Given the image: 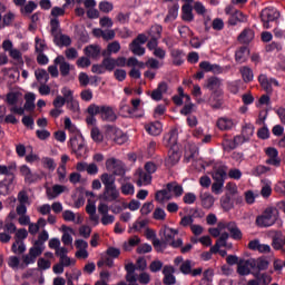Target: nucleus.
<instances>
[{
  "label": "nucleus",
  "mask_w": 285,
  "mask_h": 285,
  "mask_svg": "<svg viewBox=\"0 0 285 285\" xmlns=\"http://www.w3.org/2000/svg\"><path fill=\"white\" fill-rule=\"evenodd\" d=\"M161 26L156 24L153 26L148 31V37L150 38L149 41L147 42V48L148 50H156L159 46V39H161Z\"/></svg>",
  "instance_id": "nucleus-6"
},
{
  "label": "nucleus",
  "mask_w": 285,
  "mask_h": 285,
  "mask_svg": "<svg viewBox=\"0 0 285 285\" xmlns=\"http://www.w3.org/2000/svg\"><path fill=\"white\" fill-rule=\"evenodd\" d=\"M100 118L102 119V121H117V114H115L112 107L102 106Z\"/></svg>",
  "instance_id": "nucleus-23"
},
{
  "label": "nucleus",
  "mask_w": 285,
  "mask_h": 285,
  "mask_svg": "<svg viewBox=\"0 0 285 285\" xmlns=\"http://www.w3.org/2000/svg\"><path fill=\"white\" fill-rule=\"evenodd\" d=\"M120 129L115 127V126H110V125H107L105 126V137L107 139H115V137H117V135L119 134Z\"/></svg>",
  "instance_id": "nucleus-42"
},
{
  "label": "nucleus",
  "mask_w": 285,
  "mask_h": 285,
  "mask_svg": "<svg viewBox=\"0 0 285 285\" xmlns=\"http://www.w3.org/2000/svg\"><path fill=\"white\" fill-rule=\"evenodd\" d=\"M102 66H105V70H108V72H112V70L117 68L115 63V58H110V56H105V59L102 60Z\"/></svg>",
  "instance_id": "nucleus-47"
},
{
  "label": "nucleus",
  "mask_w": 285,
  "mask_h": 285,
  "mask_svg": "<svg viewBox=\"0 0 285 285\" xmlns=\"http://www.w3.org/2000/svg\"><path fill=\"white\" fill-rule=\"evenodd\" d=\"M163 284L175 285L177 284V278L175 277V267L171 265H165L163 268Z\"/></svg>",
  "instance_id": "nucleus-14"
},
{
  "label": "nucleus",
  "mask_w": 285,
  "mask_h": 285,
  "mask_svg": "<svg viewBox=\"0 0 285 285\" xmlns=\"http://www.w3.org/2000/svg\"><path fill=\"white\" fill-rule=\"evenodd\" d=\"M179 271L183 273V275H190L193 273V261L187 259L183 262Z\"/></svg>",
  "instance_id": "nucleus-48"
},
{
  "label": "nucleus",
  "mask_w": 285,
  "mask_h": 285,
  "mask_svg": "<svg viewBox=\"0 0 285 285\" xmlns=\"http://www.w3.org/2000/svg\"><path fill=\"white\" fill-rule=\"evenodd\" d=\"M35 75L36 79L38 81H43V83H48V81L50 80V75L46 69H38L35 71Z\"/></svg>",
  "instance_id": "nucleus-46"
},
{
  "label": "nucleus",
  "mask_w": 285,
  "mask_h": 285,
  "mask_svg": "<svg viewBox=\"0 0 285 285\" xmlns=\"http://www.w3.org/2000/svg\"><path fill=\"white\" fill-rule=\"evenodd\" d=\"M194 10L202 17H204V14H206V12H207L206 7H204V3L199 2V1L194 3Z\"/></svg>",
  "instance_id": "nucleus-64"
},
{
  "label": "nucleus",
  "mask_w": 285,
  "mask_h": 285,
  "mask_svg": "<svg viewBox=\"0 0 285 285\" xmlns=\"http://www.w3.org/2000/svg\"><path fill=\"white\" fill-rule=\"evenodd\" d=\"M153 181V176L151 174L148 173H140L139 174V179L137 181V186H148Z\"/></svg>",
  "instance_id": "nucleus-45"
},
{
  "label": "nucleus",
  "mask_w": 285,
  "mask_h": 285,
  "mask_svg": "<svg viewBox=\"0 0 285 285\" xmlns=\"http://www.w3.org/2000/svg\"><path fill=\"white\" fill-rule=\"evenodd\" d=\"M86 57H90L91 59H97L99 55H101V47L99 45H89L83 49Z\"/></svg>",
  "instance_id": "nucleus-27"
},
{
  "label": "nucleus",
  "mask_w": 285,
  "mask_h": 285,
  "mask_svg": "<svg viewBox=\"0 0 285 285\" xmlns=\"http://www.w3.org/2000/svg\"><path fill=\"white\" fill-rule=\"evenodd\" d=\"M51 35L53 37L55 43L59 45V35H61V29L59 28V19L52 18L50 20Z\"/></svg>",
  "instance_id": "nucleus-31"
},
{
  "label": "nucleus",
  "mask_w": 285,
  "mask_h": 285,
  "mask_svg": "<svg viewBox=\"0 0 285 285\" xmlns=\"http://www.w3.org/2000/svg\"><path fill=\"white\" fill-rule=\"evenodd\" d=\"M168 193H173L175 197H181L184 195V187L177 181H171L166 185Z\"/></svg>",
  "instance_id": "nucleus-32"
},
{
  "label": "nucleus",
  "mask_w": 285,
  "mask_h": 285,
  "mask_svg": "<svg viewBox=\"0 0 285 285\" xmlns=\"http://www.w3.org/2000/svg\"><path fill=\"white\" fill-rule=\"evenodd\" d=\"M199 197L203 207L207 209L213 208V204H215V200L213 199V196H210V194H200Z\"/></svg>",
  "instance_id": "nucleus-43"
},
{
  "label": "nucleus",
  "mask_w": 285,
  "mask_h": 285,
  "mask_svg": "<svg viewBox=\"0 0 285 285\" xmlns=\"http://www.w3.org/2000/svg\"><path fill=\"white\" fill-rule=\"evenodd\" d=\"M233 126H234L233 120L228 118H219L217 120V127L219 128V130H230Z\"/></svg>",
  "instance_id": "nucleus-44"
},
{
  "label": "nucleus",
  "mask_w": 285,
  "mask_h": 285,
  "mask_svg": "<svg viewBox=\"0 0 285 285\" xmlns=\"http://www.w3.org/2000/svg\"><path fill=\"white\" fill-rule=\"evenodd\" d=\"M55 66H59V71L61 77H68L70 75L71 66L68 61H66V58L63 56H58L53 60Z\"/></svg>",
  "instance_id": "nucleus-16"
},
{
  "label": "nucleus",
  "mask_w": 285,
  "mask_h": 285,
  "mask_svg": "<svg viewBox=\"0 0 285 285\" xmlns=\"http://www.w3.org/2000/svg\"><path fill=\"white\" fill-rule=\"evenodd\" d=\"M91 139L96 141V144H101V141H104V134H101L97 127H94L91 129Z\"/></svg>",
  "instance_id": "nucleus-51"
},
{
  "label": "nucleus",
  "mask_w": 285,
  "mask_h": 285,
  "mask_svg": "<svg viewBox=\"0 0 285 285\" xmlns=\"http://www.w3.org/2000/svg\"><path fill=\"white\" fill-rule=\"evenodd\" d=\"M177 129H171L164 138L165 146L169 149L171 148H178L177 147Z\"/></svg>",
  "instance_id": "nucleus-22"
},
{
  "label": "nucleus",
  "mask_w": 285,
  "mask_h": 285,
  "mask_svg": "<svg viewBox=\"0 0 285 285\" xmlns=\"http://www.w3.org/2000/svg\"><path fill=\"white\" fill-rule=\"evenodd\" d=\"M179 16V3H174L171 7L168 8V13L165 18V21L168 23V21H175L177 17Z\"/></svg>",
  "instance_id": "nucleus-38"
},
{
  "label": "nucleus",
  "mask_w": 285,
  "mask_h": 285,
  "mask_svg": "<svg viewBox=\"0 0 285 285\" xmlns=\"http://www.w3.org/2000/svg\"><path fill=\"white\" fill-rule=\"evenodd\" d=\"M155 199L159 204H164V202H170V199H173V195H170V191H168V189H163L156 191Z\"/></svg>",
  "instance_id": "nucleus-37"
},
{
  "label": "nucleus",
  "mask_w": 285,
  "mask_h": 285,
  "mask_svg": "<svg viewBox=\"0 0 285 285\" xmlns=\"http://www.w3.org/2000/svg\"><path fill=\"white\" fill-rule=\"evenodd\" d=\"M272 246L274 250H284V240L277 236H274L272 239Z\"/></svg>",
  "instance_id": "nucleus-57"
},
{
  "label": "nucleus",
  "mask_w": 285,
  "mask_h": 285,
  "mask_svg": "<svg viewBox=\"0 0 285 285\" xmlns=\"http://www.w3.org/2000/svg\"><path fill=\"white\" fill-rule=\"evenodd\" d=\"M112 141H115V144H118V146H121L126 144V141H128V136L124 134V131H121L120 129V131H118L116 137H114Z\"/></svg>",
  "instance_id": "nucleus-54"
},
{
  "label": "nucleus",
  "mask_w": 285,
  "mask_h": 285,
  "mask_svg": "<svg viewBox=\"0 0 285 285\" xmlns=\"http://www.w3.org/2000/svg\"><path fill=\"white\" fill-rule=\"evenodd\" d=\"M223 188H224V183L215 180L212 185V193H214V195H222Z\"/></svg>",
  "instance_id": "nucleus-62"
},
{
  "label": "nucleus",
  "mask_w": 285,
  "mask_h": 285,
  "mask_svg": "<svg viewBox=\"0 0 285 285\" xmlns=\"http://www.w3.org/2000/svg\"><path fill=\"white\" fill-rule=\"evenodd\" d=\"M48 48V45H46V40H41L40 38H36V52L40 53L43 52Z\"/></svg>",
  "instance_id": "nucleus-63"
},
{
  "label": "nucleus",
  "mask_w": 285,
  "mask_h": 285,
  "mask_svg": "<svg viewBox=\"0 0 285 285\" xmlns=\"http://www.w3.org/2000/svg\"><path fill=\"white\" fill-rule=\"evenodd\" d=\"M171 58H173V63L174 66H181L184 63V50L181 49H173L170 51Z\"/></svg>",
  "instance_id": "nucleus-35"
},
{
  "label": "nucleus",
  "mask_w": 285,
  "mask_h": 285,
  "mask_svg": "<svg viewBox=\"0 0 285 285\" xmlns=\"http://www.w3.org/2000/svg\"><path fill=\"white\" fill-rule=\"evenodd\" d=\"M28 237V230L26 228L18 229L16 233V242L11 246L12 253L14 255H23L26 250V244L22 239Z\"/></svg>",
  "instance_id": "nucleus-4"
},
{
  "label": "nucleus",
  "mask_w": 285,
  "mask_h": 285,
  "mask_svg": "<svg viewBox=\"0 0 285 285\" xmlns=\"http://www.w3.org/2000/svg\"><path fill=\"white\" fill-rule=\"evenodd\" d=\"M268 159L265 161L268 166H275L276 168H279L282 166V159L279 158V151H277L274 147H268L265 150Z\"/></svg>",
  "instance_id": "nucleus-12"
},
{
  "label": "nucleus",
  "mask_w": 285,
  "mask_h": 285,
  "mask_svg": "<svg viewBox=\"0 0 285 285\" xmlns=\"http://www.w3.org/2000/svg\"><path fill=\"white\" fill-rule=\"evenodd\" d=\"M161 239L165 244H170L176 235H179V230L165 226L164 229H160Z\"/></svg>",
  "instance_id": "nucleus-19"
},
{
  "label": "nucleus",
  "mask_w": 285,
  "mask_h": 285,
  "mask_svg": "<svg viewBox=\"0 0 285 285\" xmlns=\"http://www.w3.org/2000/svg\"><path fill=\"white\" fill-rule=\"evenodd\" d=\"M121 50L119 41H114L107 46V49L102 51V57H110L112 53L117 55Z\"/></svg>",
  "instance_id": "nucleus-33"
},
{
  "label": "nucleus",
  "mask_w": 285,
  "mask_h": 285,
  "mask_svg": "<svg viewBox=\"0 0 285 285\" xmlns=\"http://www.w3.org/2000/svg\"><path fill=\"white\" fill-rule=\"evenodd\" d=\"M281 14L279 11L275 8H265L261 12V20L263 22V27L268 30L271 28V22L277 21Z\"/></svg>",
  "instance_id": "nucleus-5"
},
{
  "label": "nucleus",
  "mask_w": 285,
  "mask_h": 285,
  "mask_svg": "<svg viewBox=\"0 0 285 285\" xmlns=\"http://www.w3.org/2000/svg\"><path fill=\"white\" fill-rule=\"evenodd\" d=\"M255 268H257L258 272L261 271H267L268 269V261L264 258H257L254 259Z\"/></svg>",
  "instance_id": "nucleus-50"
},
{
  "label": "nucleus",
  "mask_w": 285,
  "mask_h": 285,
  "mask_svg": "<svg viewBox=\"0 0 285 285\" xmlns=\"http://www.w3.org/2000/svg\"><path fill=\"white\" fill-rule=\"evenodd\" d=\"M239 72H240V75L243 77V81L245 83H250V81H253V77H254L253 69L245 66L239 69Z\"/></svg>",
  "instance_id": "nucleus-41"
},
{
  "label": "nucleus",
  "mask_w": 285,
  "mask_h": 285,
  "mask_svg": "<svg viewBox=\"0 0 285 285\" xmlns=\"http://www.w3.org/2000/svg\"><path fill=\"white\" fill-rule=\"evenodd\" d=\"M250 268L255 271V258L247 259V261L239 259L236 273H238L240 277H246V275H250V273H253Z\"/></svg>",
  "instance_id": "nucleus-8"
},
{
  "label": "nucleus",
  "mask_w": 285,
  "mask_h": 285,
  "mask_svg": "<svg viewBox=\"0 0 285 285\" xmlns=\"http://www.w3.org/2000/svg\"><path fill=\"white\" fill-rule=\"evenodd\" d=\"M167 92H168V83L163 81L158 85L156 89L151 91L150 97L154 101H161V99H164V95H166Z\"/></svg>",
  "instance_id": "nucleus-17"
},
{
  "label": "nucleus",
  "mask_w": 285,
  "mask_h": 285,
  "mask_svg": "<svg viewBox=\"0 0 285 285\" xmlns=\"http://www.w3.org/2000/svg\"><path fill=\"white\" fill-rule=\"evenodd\" d=\"M153 246L157 250V253H164V248H166L168 245L164 242L163 238L161 240H159V238H154Z\"/></svg>",
  "instance_id": "nucleus-52"
},
{
  "label": "nucleus",
  "mask_w": 285,
  "mask_h": 285,
  "mask_svg": "<svg viewBox=\"0 0 285 285\" xmlns=\"http://www.w3.org/2000/svg\"><path fill=\"white\" fill-rule=\"evenodd\" d=\"M154 219L157 222H164V219H166V212L163 208L157 207L154 210Z\"/></svg>",
  "instance_id": "nucleus-60"
},
{
  "label": "nucleus",
  "mask_w": 285,
  "mask_h": 285,
  "mask_svg": "<svg viewBox=\"0 0 285 285\" xmlns=\"http://www.w3.org/2000/svg\"><path fill=\"white\" fill-rule=\"evenodd\" d=\"M66 190V186L63 185H53L52 189L47 188V197L48 199H56V197H59L61 193Z\"/></svg>",
  "instance_id": "nucleus-34"
},
{
  "label": "nucleus",
  "mask_w": 285,
  "mask_h": 285,
  "mask_svg": "<svg viewBox=\"0 0 285 285\" xmlns=\"http://www.w3.org/2000/svg\"><path fill=\"white\" fill-rule=\"evenodd\" d=\"M35 10H37V2H35L32 0L28 1L27 4H23L20 8V12H21V14H23V17H28V16L32 14V12H35Z\"/></svg>",
  "instance_id": "nucleus-39"
},
{
  "label": "nucleus",
  "mask_w": 285,
  "mask_h": 285,
  "mask_svg": "<svg viewBox=\"0 0 285 285\" xmlns=\"http://www.w3.org/2000/svg\"><path fill=\"white\" fill-rule=\"evenodd\" d=\"M43 253V247L33 246L29 249V253L22 255V264L24 266H30V264H35L37 262V257H39Z\"/></svg>",
  "instance_id": "nucleus-9"
},
{
  "label": "nucleus",
  "mask_w": 285,
  "mask_h": 285,
  "mask_svg": "<svg viewBox=\"0 0 285 285\" xmlns=\"http://www.w3.org/2000/svg\"><path fill=\"white\" fill-rule=\"evenodd\" d=\"M58 42L56 43V46H70V43H72V40L70 39V36H66L63 33H60L58 37Z\"/></svg>",
  "instance_id": "nucleus-59"
},
{
  "label": "nucleus",
  "mask_w": 285,
  "mask_h": 285,
  "mask_svg": "<svg viewBox=\"0 0 285 285\" xmlns=\"http://www.w3.org/2000/svg\"><path fill=\"white\" fill-rule=\"evenodd\" d=\"M100 180L104 184V191L98 196L100 202H106L107 204H112V202H119L120 194L119 189H117V185L115 184L116 178L105 173L100 176Z\"/></svg>",
  "instance_id": "nucleus-1"
},
{
  "label": "nucleus",
  "mask_w": 285,
  "mask_h": 285,
  "mask_svg": "<svg viewBox=\"0 0 285 285\" xmlns=\"http://www.w3.org/2000/svg\"><path fill=\"white\" fill-rule=\"evenodd\" d=\"M253 39H255V31L250 28H245L237 37V41L244 46H248Z\"/></svg>",
  "instance_id": "nucleus-20"
},
{
  "label": "nucleus",
  "mask_w": 285,
  "mask_h": 285,
  "mask_svg": "<svg viewBox=\"0 0 285 285\" xmlns=\"http://www.w3.org/2000/svg\"><path fill=\"white\" fill-rule=\"evenodd\" d=\"M181 20L190 23L195 21V14L193 13V7L189 3H185L181 7Z\"/></svg>",
  "instance_id": "nucleus-24"
},
{
  "label": "nucleus",
  "mask_w": 285,
  "mask_h": 285,
  "mask_svg": "<svg viewBox=\"0 0 285 285\" xmlns=\"http://www.w3.org/2000/svg\"><path fill=\"white\" fill-rule=\"evenodd\" d=\"M222 86H224L223 80L219 77H215V76L209 77L205 85V87L208 90H212L213 95H216L217 97H219L220 95H224V91H222Z\"/></svg>",
  "instance_id": "nucleus-11"
},
{
  "label": "nucleus",
  "mask_w": 285,
  "mask_h": 285,
  "mask_svg": "<svg viewBox=\"0 0 285 285\" xmlns=\"http://www.w3.org/2000/svg\"><path fill=\"white\" fill-rule=\"evenodd\" d=\"M228 170V167L226 166H220L218 167L213 174L212 177L214 181H220L224 184L226 181V171Z\"/></svg>",
  "instance_id": "nucleus-30"
},
{
  "label": "nucleus",
  "mask_w": 285,
  "mask_h": 285,
  "mask_svg": "<svg viewBox=\"0 0 285 285\" xmlns=\"http://www.w3.org/2000/svg\"><path fill=\"white\" fill-rule=\"evenodd\" d=\"M258 81H259L263 90H265L267 92V95L273 94V85L279 86V82L276 79H273V78L268 79V76H266L264 73L259 75Z\"/></svg>",
  "instance_id": "nucleus-13"
},
{
  "label": "nucleus",
  "mask_w": 285,
  "mask_h": 285,
  "mask_svg": "<svg viewBox=\"0 0 285 285\" xmlns=\"http://www.w3.org/2000/svg\"><path fill=\"white\" fill-rule=\"evenodd\" d=\"M115 7L112 6L111 2H108V1H101L99 3V10L100 12H104L105 14H108V12H112V9Z\"/></svg>",
  "instance_id": "nucleus-55"
},
{
  "label": "nucleus",
  "mask_w": 285,
  "mask_h": 285,
  "mask_svg": "<svg viewBox=\"0 0 285 285\" xmlns=\"http://www.w3.org/2000/svg\"><path fill=\"white\" fill-rule=\"evenodd\" d=\"M70 146H71L72 153H75L77 157H83V153H86V142L83 140V137L73 136L70 139Z\"/></svg>",
  "instance_id": "nucleus-10"
},
{
  "label": "nucleus",
  "mask_w": 285,
  "mask_h": 285,
  "mask_svg": "<svg viewBox=\"0 0 285 285\" xmlns=\"http://www.w3.org/2000/svg\"><path fill=\"white\" fill-rule=\"evenodd\" d=\"M249 250H258V253H271V246L261 244L259 239H254L248 243Z\"/></svg>",
  "instance_id": "nucleus-25"
},
{
  "label": "nucleus",
  "mask_w": 285,
  "mask_h": 285,
  "mask_svg": "<svg viewBox=\"0 0 285 285\" xmlns=\"http://www.w3.org/2000/svg\"><path fill=\"white\" fill-rule=\"evenodd\" d=\"M254 129L249 126H245L242 130V135L234 137V144H236V147L239 146V144H244V141H248L250 137H253Z\"/></svg>",
  "instance_id": "nucleus-18"
},
{
  "label": "nucleus",
  "mask_w": 285,
  "mask_h": 285,
  "mask_svg": "<svg viewBox=\"0 0 285 285\" xmlns=\"http://www.w3.org/2000/svg\"><path fill=\"white\" fill-rule=\"evenodd\" d=\"M199 68L205 72H214L215 75H222L224 72V69L219 65H213L209 61H202Z\"/></svg>",
  "instance_id": "nucleus-21"
},
{
  "label": "nucleus",
  "mask_w": 285,
  "mask_h": 285,
  "mask_svg": "<svg viewBox=\"0 0 285 285\" xmlns=\"http://www.w3.org/2000/svg\"><path fill=\"white\" fill-rule=\"evenodd\" d=\"M14 170H17V167L14 166L0 165V175H6V177H9V183L7 186H10V184L14 181Z\"/></svg>",
  "instance_id": "nucleus-26"
},
{
  "label": "nucleus",
  "mask_w": 285,
  "mask_h": 285,
  "mask_svg": "<svg viewBox=\"0 0 285 285\" xmlns=\"http://www.w3.org/2000/svg\"><path fill=\"white\" fill-rule=\"evenodd\" d=\"M269 170H271V167L258 165L254 168V170L252 171V175H254V177H259L261 175H265V173H269Z\"/></svg>",
  "instance_id": "nucleus-53"
},
{
  "label": "nucleus",
  "mask_w": 285,
  "mask_h": 285,
  "mask_svg": "<svg viewBox=\"0 0 285 285\" xmlns=\"http://www.w3.org/2000/svg\"><path fill=\"white\" fill-rule=\"evenodd\" d=\"M249 55L250 49L248 47H240L235 53V59L238 63H244L247 61Z\"/></svg>",
  "instance_id": "nucleus-29"
},
{
  "label": "nucleus",
  "mask_w": 285,
  "mask_h": 285,
  "mask_svg": "<svg viewBox=\"0 0 285 285\" xmlns=\"http://www.w3.org/2000/svg\"><path fill=\"white\" fill-rule=\"evenodd\" d=\"M146 130L149 135H153L154 137H157L158 135H161V122L155 121L146 127Z\"/></svg>",
  "instance_id": "nucleus-40"
},
{
  "label": "nucleus",
  "mask_w": 285,
  "mask_h": 285,
  "mask_svg": "<svg viewBox=\"0 0 285 285\" xmlns=\"http://www.w3.org/2000/svg\"><path fill=\"white\" fill-rule=\"evenodd\" d=\"M107 170H112V176L115 177H124L126 175V168L124 167V163L121 160H117V158H109L106 160Z\"/></svg>",
  "instance_id": "nucleus-7"
},
{
  "label": "nucleus",
  "mask_w": 285,
  "mask_h": 285,
  "mask_svg": "<svg viewBox=\"0 0 285 285\" xmlns=\"http://www.w3.org/2000/svg\"><path fill=\"white\" fill-rule=\"evenodd\" d=\"M220 206L225 213H228V210H233L235 207V203L233 202V198H230V194H226L220 198Z\"/></svg>",
  "instance_id": "nucleus-36"
},
{
  "label": "nucleus",
  "mask_w": 285,
  "mask_h": 285,
  "mask_svg": "<svg viewBox=\"0 0 285 285\" xmlns=\"http://www.w3.org/2000/svg\"><path fill=\"white\" fill-rule=\"evenodd\" d=\"M104 109V106H98L96 104H91L87 108V114L91 115L94 117H97V115L101 116V110Z\"/></svg>",
  "instance_id": "nucleus-49"
},
{
  "label": "nucleus",
  "mask_w": 285,
  "mask_h": 285,
  "mask_svg": "<svg viewBox=\"0 0 285 285\" xmlns=\"http://www.w3.org/2000/svg\"><path fill=\"white\" fill-rule=\"evenodd\" d=\"M179 159H181V153H179V147H174L168 151V157L165 159V166H167V168H173V166L179 164Z\"/></svg>",
  "instance_id": "nucleus-15"
},
{
  "label": "nucleus",
  "mask_w": 285,
  "mask_h": 285,
  "mask_svg": "<svg viewBox=\"0 0 285 285\" xmlns=\"http://www.w3.org/2000/svg\"><path fill=\"white\" fill-rule=\"evenodd\" d=\"M164 268V263L161 261H153L149 265V271L151 273H159Z\"/></svg>",
  "instance_id": "nucleus-58"
},
{
  "label": "nucleus",
  "mask_w": 285,
  "mask_h": 285,
  "mask_svg": "<svg viewBox=\"0 0 285 285\" xmlns=\"http://www.w3.org/2000/svg\"><path fill=\"white\" fill-rule=\"evenodd\" d=\"M247 18L244 16V12L236 10L229 18V26H237V23H246Z\"/></svg>",
  "instance_id": "nucleus-28"
},
{
  "label": "nucleus",
  "mask_w": 285,
  "mask_h": 285,
  "mask_svg": "<svg viewBox=\"0 0 285 285\" xmlns=\"http://www.w3.org/2000/svg\"><path fill=\"white\" fill-rule=\"evenodd\" d=\"M48 232L42 230L39 236H38V240L35 242L33 246H39L41 248V246H43V242H48Z\"/></svg>",
  "instance_id": "nucleus-61"
},
{
  "label": "nucleus",
  "mask_w": 285,
  "mask_h": 285,
  "mask_svg": "<svg viewBox=\"0 0 285 285\" xmlns=\"http://www.w3.org/2000/svg\"><path fill=\"white\" fill-rule=\"evenodd\" d=\"M148 41V36L145 33H139L129 45V50L132 52V55H136V57H144L146 55V48L141 47L144 43Z\"/></svg>",
  "instance_id": "nucleus-3"
},
{
  "label": "nucleus",
  "mask_w": 285,
  "mask_h": 285,
  "mask_svg": "<svg viewBox=\"0 0 285 285\" xmlns=\"http://www.w3.org/2000/svg\"><path fill=\"white\" fill-rule=\"evenodd\" d=\"M278 215L279 213L276 209L272 207L266 208L261 216L256 217V226L259 228H268L274 226V224L277 222Z\"/></svg>",
  "instance_id": "nucleus-2"
},
{
  "label": "nucleus",
  "mask_w": 285,
  "mask_h": 285,
  "mask_svg": "<svg viewBox=\"0 0 285 285\" xmlns=\"http://www.w3.org/2000/svg\"><path fill=\"white\" fill-rule=\"evenodd\" d=\"M63 14H66V4L61 7H53L51 9V17H53V19H57V17H63Z\"/></svg>",
  "instance_id": "nucleus-56"
}]
</instances>
